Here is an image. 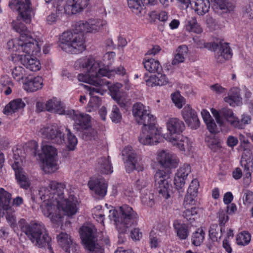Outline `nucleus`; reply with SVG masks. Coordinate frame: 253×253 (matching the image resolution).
Segmentation results:
<instances>
[{"mask_svg": "<svg viewBox=\"0 0 253 253\" xmlns=\"http://www.w3.org/2000/svg\"><path fill=\"white\" fill-rule=\"evenodd\" d=\"M80 63L83 68H86L87 71L85 75H79V80L96 86V87L90 88V93L97 92L102 94L101 87L108 84L107 81H104L100 79L101 75L99 72L103 69V67L101 68L100 64L92 58L83 59Z\"/></svg>", "mask_w": 253, "mask_h": 253, "instance_id": "3", "label": "nucleus"}, {"mask_svg": "<svg viewBox=\"0 0 253 253\" xmlns=\"http://www.w3.org/2000/svg\"><path fill=\"white\" fill-rule=\"evenodd\" d=\"M211 112L213 116H214V117L215 118V120H216L217 123L218 124H219V125H222L223 123V122L221 117V115L220 114V111H218L216 110V109L212 108L211 109Z\"/></svg>", "mask_w": 253, "mask_h": 253, "instance_id": "64", "label": "nucleus"}, {"mask_svg": "<svg viewBox=\"0 0 253 253\" xmlns=\"http://www.w3.org/2000/svg\"><path fill=\"white\" fill-rule=\"evenodd\" d=\"M167 127L169 132L167 136L168 138V137L177 136L179 135L184 130L185 126L182 121L177 118H171L168 120Z\"/></svg>", "mask_w": 253, "mask_h": 253, "instance_id": "23", "label": "nucleus"}, {"mask_svg": "<svg viewBox=\"0 0 253 253\" xmlns=\"http://www.w3.org/2000/svg\"><path fill=\"white\" fill-rule=\"evenodd\" d=\"M205 232L202 228H198L192 235V243L195 246H199L204 241L205 238Z\"/></svg>", "mask_w": 253, "mask_h": 253, "instance_id": "41", "label": "nucleus"}, {"mask_svg": "<svg viewBox=\"0 0 253 253\" xmlns=\"http://www.w3.org/2000/svg\"><path fill=\"white\" fill-rule=\"evenodd\" d=\"M157 160L162 166L169 168L176 167L179 162L174 154L166 150H162L158 152Z\"/></svg>", "mask_w": 253, "mask_h": 253, "instance_id": "21", "label": "nucleus"}, {"mask_svg": "<svg viewBox=\"0 0 253 253\" xmlns=\"http://www.w3.org/2000/svg\"><path fill=\"white\" fill-rule=\"evenodd\" d=\"M171 99L175 106L178 108H181L185 103L184 98L181 96L179 92L174 93L171 94Z\"/></svg>", "mask_w": 253, "mask_h": 253, "instance_id": "55", "label": "nucleus"}, {"mask_svg": "<svg viewBox=\"0 0 253 253\" xmlns=\"http://www.w3.org/2000/svg\"><path fill=\"white\" fill-rule=\"evenodd\" d=\"M251 240L250 235L246 232L240 233L237 235V243L240 245H245L248 244Z\"/></svg>", "mask_w": 253, "mask_h": 253, "instance_id": "51", "label": "nucleus"}, {"mask_svg": "<svg viewBox=\"0 0 253 253\" xmlns=\"http://www.w3.org/2000/svg\"><path fill=\"white\" fill-rule=\"evenodd\" d=\"M122 156L125 161L126 170L128 172L132 171L134 169H138L139 158L132 148L127 146L122 151Z\"/></svg>", "mask_w": 253, "mask_h": 253, "instance_id": "16", "label": "nucleus"}, {"mask_svg": "<svg viewBox=\"0 0 253 253\" xmlns=\"http://www.w3.org/2000/svg\"><path fill=\"white\" fill-rule=\"evenodd\" d=\"M133 116L135 122L139 125L145 126L156 124L155 118L147 107L140 102L135 103L132 108Z\"/></svg>", "mask_w": 253, "mask_h": 253, "instance_id": "10", "label": "nucleus"}, {"mask_svg": "<svg viewBox=\"0 0 253 253\" xmlns=\"http://www.w3.org/2000/svg\"><path fill=\"white\" fill-rule=\"evenodd\" d=\"M42 79L41 77H26V81L24 84V88L28 91L34 92L42 88Z\"/></svg>", "mask_w": 253, "mask_h": 253, "instance_id": "26", "label": "nucleus"}, {"mask_svg": "<svg viewBox=\"0 0 253 253\" xmlns=\"http://www.w3.org/2000/svg\"><path fill=\"white\" fill-rule=\"evenodd\" d=\"M241 146L243 148L244 151L240 163H243V165H245L244 164L245 162L248 161V165L251 166L252 161H253V157L252 152V150L253 148V145L249 142V141H248V143H245Z\"/></svg>", "mask_w": 253, "mask_h": 253, "instance_id": "33", "label": "nucleus"}, {"mask_svg": "<svg viewBox=\"0 0 253 253\" xmlns=\"http://www.w3.org/2000/svg\"><path fill=\"white\" fill-rule=\"evenodd\" d=\"M86 24H87L88 32L95 33L99 31L105 26L106 22L100 19H90L87 21Z\"/></svg>", "mask_w": 253, "mask_h": 253, "instance_id": "35", "label": "nucleus"}, {"mask_svg": "<svg viewBox=\"0 0 253 253\" xmlns=\"http://www.w3.org/2000/svg\"><path fill=\"white\" fill-rule=\"evenodd\" d=\"M144 68L150 73L162 72L163 69L158 60L151 58L143 62Z\"/></svg>", "mask_w": 253, "mask_h": 253, "instance_id": "36", "label": "nucleus"}, {"mask_svg": "<svg viewBox=\"0 0 253 253\" xmlns=\"http://www.w3.org/2000/svg\"><path fill=\"white\" fill-rule=\"evenodd\" d=\"M199 186V184L198 181L196 179L193 180L188 189V193H192V195L193 196H197Z\"/></svg>", "mask_w": 253, "mask_h": 253, "instance_id": "58", "label": "nucleus"}, {"mask_svg": "<svg viewBox=\"0 0 253 253\" xmlns=\"http://www.w3.org/2000/svg\"><path fill=\"white\" fill-rule=\"evenodd\" d=\"M112 215L119 231L121 233H126L127 229L137 223V213L127 205H123L118 210L113 211Z\"/></svg>", "mask_w": 253, "mask_h": 253, "instance_id": "5", "label": "nucleus"}, {"mask_svg": "<svg viewBox=\"0 0 253 253\" xmlns=\"http://www.w3.org/2000/svg\"><path fill=\"white\" fill-rule=\"evenodd\" d=\"M166 139L171 142L173 145L176 146L181 151H185V147L188 144V138L186 137L181 136L180 140L177 136L168 137Z\"/></svg>", "mask_w": 253, "mask_h": 253, "instance_id": "39", "label": "nucleus"}, {"mask_svg": "<svg viewBox=\"0 0 253 253\" xmlns=\"http://www.w3.org/2000/svg\"><path fill=\"white\" fill-rule=\"evenodd\" d=\"M174 227L176 230L177 236L181 240L186 239L189 235L188 226L185 224L174 222Z\"/></svg>", "mask_w": 253, "mask_h": 253, "instance_id": "40", "label": "nucleus"}, {"mask_svg": "<svg viewBox=\"0 0 253 253\" xmlns=\"http://www.w3.org/2000/svg\"><path fill=\"white\" fill-rule=\"evenodd\" d=\"M66 130L67 131V141L64 143H66L68 148L73 150L75 148V147L77 144L78 141L76 136L71 133V131L68 128H66Z\"/></svg>", "mask_w": 253, "mask_h": 253, "instance_id": "50", "label": "nucleus"}, {"mask_svg": "<svg viewBox=\"0 0 253 253\" xmlns=\"http://www.w3.org/2000/svg\"><path fill=\"white\" fill-rule=\"evenodd\" d=\"M221 10H223L225 12L232 10V5L226 0H212Z\"/></svg>", "mask_w": 253, "mask_h": 253, "instance_id": "56", "label": "nucleus"}, {"mask_svg": "<svg viewBox=\"0 0 253 253\" xmlns=\"http://www.w3.org/2000/svg\"><path fill=\"white\" fill-rule=\"evenodd\" d=\"M208 146L211 150L215 151L220 147V143L217 139L210 138L208 142Z\"/></svg>", "mask_w": 253, "mask_h": 253, "instance_id": "62", "label": "nucleus"}, {"mask_svg": "<svg viewBox=\"0 0 253 253\" xmlns=\"http://www.w3.org/2000/svg\"><path fill=\"white\" fill-rule=\"evenodd\" d=\"M96 170L101 173L109 174L113 172L112 167L109 157H102L97 161L95 168Z\"/></svg>", "mask_w": 253, "mask_h": 253, "instance_id": "30", "label": "nucleus"}, {"mask_svg": "<svg viewBox=\"0 0 253 253\" xmlns=\"http://www.w3.org/2000/svg\"><path fill=\"white\" fill-rule=\"evenodd\" d=\"M188 51V47L185 45H180L176 50V53L174 59L172 61L173 65H177L180 63H183L185 60V57L187 54Z\"/></svg>", "mask_w": 253, "mask_h": 253, "instance_id": "34", "label": "nucleus"}, {"mask_svg": "<svg viewBox=\"0 0 253 253\" xmlns=\"http://www.w3.org/2000/svg\"><path fill=\"white\" fill-rule=\"evenodd\" d=\"M21 231L39 248H47L49 253H54L51 248V238L46 233L43 224L39 222L27 223L25 219L19 221Z\"/></svg>", "mask_w": 253, "mask_h": 253, "instance_id": "2", "label": "nucleus"}, {"mask_svg": "<svg viewBox=\"0 0 253 253\" xmlns=\"http://www.w3.org/2000/svg\"><path fill=\"white\" fill-rule=\"evenodd\" d=\"M211 49L216 51L215 58L217 62L224 63L232 57L230 48L227 42L223 40L216 39L211 43Z\"/></svg>", "mask_w": 253, "mask_h": 253, "instance_id": "14", "label": "nucleus"}, {"mask_svg": "<svg viewBox=\"0 0 253 253\" xmlns=\"http://www.w3.org/2000/svg\"><path fill=\"white\" fill-rule=\"evenodd\" d=\"M228 216L226 215L225 211L220 209L218 212V221L220 226V231L221 232H225L224 225L228 220Z\"/></svg>", "mask_w": 253, "mask_h": 253, "instance_id": "53", "label": "nucleus"}, {"mask_svg": "<svg viewBox=\"0 0 253 253\" xmlns=\"http://www.w3.org/2000/svg\"><path fill=\"white\" fill-rule=\"evenodd\" d=\"M122 87V84L120 83H116L114 85L110 86L109 89L111 93L112 97L114 98H118L122 95L120 91V88Z\"/></svg>", "mask_w": 253, "mask_h": 253, "instance_id": "54", "label": "nucleus"}, {"mask_svg": "<svg viewBox=\"0 0 253 253\" xmlns=\"http://www.w3.org/2000/svg\"><path fill=\"white\" fill-rule=\"evenodd\" d=\"M162 72H158L154 75H151L146 80V84L149 86H163L169 83V79Z\"/></svg>", "mask_w": 253, "mask_h": 253, "instance_id": "27", "label": "nucleus"}, {"mask_svg": "<svg viewBox=\"0 0 253 253\" xmlns=\"http://www.w3.org/2000/svg\"><path fill=\"white\" fill-rule=\"evenodd\" d=\"M81 238L85 247L97 243V230L92 224L83 226L80 228Z\"/></svg>", "mask_w": 253, "mask_h": 253, "instance_id": "18", "label": "nucleus"}, {"mask_svg": "<svg viewBox=\"0 0 253 253\" xmlns=\"http://www.w3.org/2000/svg\"><path fill=\"white\" fill-rule=\"evenodd\" d=\"M130 236L133 240H139L142 237V233L138 228H134L131 231Z\"/></svg>", "mask_w": 253, "mask_h": 253, "instance_id": "63", "label": "nucleus"}, {"mask_svg": "<svg viewBox=\"0 0 253 253\" xmlns=\"http://www.w3.org/2000/svg\"><path fill=\"white\" fill-rule=\"evenodd\" d=\"M88 3L89 0H67L64 10L69 15L75 14L82 12Z\"/></svg>", "mask_w": 253, "mask_h": 253, "instance_id": "22", "label": "nucleus"}, {"mask_svg": "<svg viewBox=\"0 0 253 253\" xmlns=\"http://www.w3.org/2000/svg\"><path fill=\"white\" fill-rule=\"evenodd\" d=\"M143 126L142 133L139 137V141L144 145L156 144L161 141V131L158 129L155 124Z\"/></svg>", "mask_w": 253, "mask_h": 253, "instance_id": "12", "label": "nucleus"}, {"mask_svg": "<svg viewBox=\"0 0 253 253\" xmlns=\"http://www.w3.org/2000/svg\"><path fill=\"white\" fill-rule=\"evenodd\" d=\"M64 128L62 126L53 124L43 126L39 131L43 138L46 139L52 143L56 144H62L65 143Z\"/></svg>", "mask_w": 253, "mask_h": 253, "instance_id": "8", "label": "nucleus"}, {"mask_svg": "<svg viewBox=\"0 0 253 253\" xmlns=\"http://www.w3.org/2000/svg\"><path fill=\"white\" fill-rule=\"evenodd\" d=\"M10 209V206H9V209L8 210H6L7 211L5 217L10 225L14 227L16 222L15 216L14 212L10 211L9 210Z\"/></svg>", "mask_w": 253, "mask_h": 253, "instance_id": "59", "label": "nucleus"}, {"mask_svg": "<svg viewBox=\"0 0 253 253\" xmlns=\"http://www.w3.org/2000/svg\"><path fill=\"white\" fill-rule=\"evenodd\" d=\"M99 73L101 74V77H107L110 79L113 78L116 74L121 76H125L126 74L125 68L122 65L111 70L107 66V67H105L103 69L100 70Z\"/></svg>", "mask_w": 253, "mask_h": 253, "instance_id": "32", "label": "nucleus"}, {"mask_svg": "<svg viewBox=\"0 0 253 253\" xmlns=\"http://www.w3.org/2000/svg\"><path fill=\"white\" fill-rule=\"evenodd\" d=\"M89 188L94 191L95 194L103 197L106 194L107 184L104 180H91L88 183Z\"/></svg>", "mask_w": 253, "mask_h": 253, "instance_id": "25", "label": "nucleus"}, {"mask_svg": "<svg viewBox=\"0 0 253 253\" xmlns=\"http://www.w3.org/2000/svg\"><path fill=\"white\" fill-rule=\"evenodd\" d=\"M26 74V71L20 66L14 67L12 70V75L17 81L24 79Z\"/></svg>", "mask_w": 253, "mask_h": 253, "instance_id": "48", "label": "nucleus"}, {"mask_svg": "<svg viewBox=\"0 0 253 253\" xmlns=\"http://www.w3.org/2000/svg\"><path fill=\"white\" fill-rule=\"evenodd\" d=\"M86 248L88 253H103L102 248L97 243L86 247Z\"/></svg>", "mask_w": 253, "mask_h": 253, "instance_id": "60", "label": "nucleus"}, {"mask_svg": "<svg viewBox=\"0 0 253 253\" xmlns=\"http://www.w3.org/2000/svg\"><path fill=\"white\" fill-rule=\"evenodd\" d=\"M87 21H79L74 26L73 31L64 32L60 36L59 46L68 53L77 54L85 49L84 32H88Z\"/></svg>", "mask_w": 253, "mask_h": 253, "instance_id": "1", "label": "nucleus"}, {"mask_svg": "<svg viewBox=\"0 0 253 253\" xmlns=\"http://www.w3.org/2000/svg\"><path fill=\"white\" fill-rule=\"evenodd\" d=\"M197 214V211L195 208L186 210L183 212V216L189 221L195 220V216Z\"/></svg>", "mask_w": 253, "mask_h": 253, "instance_id": "57", "label": "nucleus"}, {"mask_svg": "<svg viewBox=\"0 0 253 253\" xmlns=\"http://www.w3.org/2000/svg\"><path fill=\"white\" fill-rule=\"evenodd\" d=\"M12 60L13 62L19 61L27 70L36 72L41 69L40 61L36 58L31 57L29 55H20L14 54L12 56Z\"/></svg>", "mask_w": 253, "mask_h": 253, "instance_id": "19", "label": "nucleus"}, {"mask_svg": "<svg viewBox=\"0 0 253 253\" xmlns=\"http://www.w3.org/2000/svg\"><path fill=\"white\" fill-rule=\"evenodd\" d=\"M22 19L20 17H18L17 16V19L16 20L13 21L11 23V26L12 28L17 32L19 33L20 34V39L23 35L26 36H29V32L27 30V27L25 25L22 23L20 20Z\"/></svg>", "mask_w": 253, "mask_h": 253, "instance_id": "37", "label": "nucleus"}, {"mask_svg": "<svg viewBox=\"0 0 253 253\" xmlns=\"http://www.w3.org/2000/svg\"><path fill=\"white\" fill-rule=\"evenodd\" d=\"M48 187L54 195L52 198L57 200L58 206L65 214L72 216L77 212L78 203L76 197L74 195H70L68 198L62 199L63 191L65 188L64 184L52 181L48 183Z\"/></svg>", "mask_w": 253, "mask_h": 253, "instance_id": "4", "label": "nucleus"}, {"mask_svg": "<svg viewBox=\"0 0 253 253\" xmlns=\"http://www.w3.org/2000/svg\"><path fill=\"white\" fill-rule=\"evenodd\" d=\"M127 3L128 7L133 13L138 14L141 12V3L139 0H127Z\"/></svg>", "mask_w": 253, "mask_h": 253, "instance_id": "49", "label": "nucleus"}, {"mask_svg": "<svg viewBox=\"0 0 253 253\" xmlns=\"http://www.w3.org/2000/svg\"><path fill=\"white\" fill-rule=\"evenodd\" d=\"M182 117L186 124L191 129H196L200 126V121L196 112L189 105H186L182 110Z\"/></svg>", "mask_w": 253, "mask_h": 253, "instance_id": "20", "label": "nucleus"}, {"mask_svg": "<svg viewBox=\"0 0 253 253\" xmlns=\"http://www.w3.org/2000/svg\"><path fill=\"white\" fill-rule=\"evenodd\" d=\"M81 132H83V139L86 141L96 140L97 138V131L90 126Z\"/></svg>", "mask_w": 253, "mask_h": 253, "instance_id": "45", "label": "nucleus"}, {"mask_svg": "<svg viewBox=\"0 0 253 253\" xmlns=\"http://www.w3.org/2000/svg\"><path fill=\"white\" fill-rule=\"evenodd\" d=\"M224 100L232 105L233 103L237 104L239 103L242 100L240 94V89L238 88H233L230 90L228 97H225Z\"/></svg>", "mask_w": 253, "mask_h": 253, "instance_id": "38", "label": "nucleus"}, {"mask_svg": "<svg viewBox=\"0 0 253 253\" xmlns=\"http://www.w3.org/2000/svg\"><path fill=\"white\" fill-rule=\"evenodd\" d=\"M25 106V103L21 98H17L11 101L5 106L3 113L7 115H11L19 109L24 108Z\"/></svg>", "mask_w": 253, "mask_h": 253, "instance_id": "29", "label": "nucleus"}, {"mask_svg": "<svg viewBox=\"0 0 253 253\" xmlns=\"http://www.w3.org/2000/svg\"><path fill=\"white\" fill-rule=\"evenodd\" d=\"M205 123L206 124L208 129L211 133H215L218 131L216 125L213 119Z\"/></svg>", "mask_w": 253, "mask_h": 253, "instance_id": "61", "label": "nucleus"}, {"mask_svg": "<svg viewBox=\"0 0 253 253\" xmlns=\"http://www.w3.org/2000/svg\"><path fill=\"white\" fill-rule=\"evenodd\" d=\"M191 172V168L189 165L184 164L177 170L174 178V184L175 189L178 191L179 195L182 196L184 192L183 187L185 180L189 173Z\"/></svg>", "mask_w": 253, "mask_h": 253, "instance_id": "17", "label": "nucleus"}, {"mask_svg": "<svg viewBox=\"0 0 253 253\" xmlns=\"http://www.w3.org/2000/svg\"><path fill=\"white\" fill-rule=\"evenodd\" d=\"M25 1L24 3L21 0H9V6L19 12L18 17L22 18L25 23H30L33 13L31 3L30 0L29 2Z\"/></svg>", "mask_w": 253, "mask_h": 253, "instance_id": "13", "label": "nucleus"}, {"mask_svg": "<svg viewBox=\"0 0 253 253\" xmlns=\"http://www.w3.org/2000/svg\"><path fill=\"white\" fill-rule=\"evenodd\" d=\"M40 192L43 193L41 199L44 200V204L42 205L44 215L49 217L53 223L60 222L62 217L60 213V209L58 206L57 200L52 198L54 195L48 185L41 188Z\"/></svg>", "mask_w": 253, "mask_h": 253, "instance_id": "6", "label": "nucleus"}, {"mask_svg": "<svg viewBox=\"0 0 253 253\" xmlns=\"http://www.w3.org/2000/svg\"><path fill=\"white\" fill-rule=\"evenodd\" d=\"M42 152L41 158L42 163V170L45 173L55 172L58 169L56 149L52 146L46 145L42 147Z\"/></svg>", "mask_w": 253, "mask_h": 253, "instance_id": "7", "label": "nucleus"}, {"mask_svg": "<svg viewBox=\"0 0 253 253\" xmlns=\"http://www.w3.org/2000/svg\"><path fill=\"white\" fill-rule=\"evenodd\" d=\"M66 115L74 121V128L78 131H83L89 126L90 117L88 115L74 110H68Z\"/></svg>", "mask_w": 253, "mask_h": 253, "instance_id": "15", "label": "nucleus"}, {"mask_svg": "<svg viewBox=\"0 0 253 253\" xmlns=\"http://www.w3.org/2000/svg\"><path fill=\"white\" fill-rule=\"evenodd\" d=\"M241 164L242 167L244 168V172H245V176L244 177V183L247 185H249L251 181V173L253 171V161H252L251 166L248 165V161L246 162L244 164L245 165H243L242 163H241Z\"/></svg>", "mask_w": 253, "mask_h": 253, "instance_id": "47", "label": "nucleus"}, {"mask_svg": "<svg viewBox=\"0 0 253 253\" xmlns=\"http://www.w3.org/2000/svg\"><path fill=\"white\" fill-rule=\"evenodd\" d=\"M251 118L248 115L244 114L241 117V119L239 120L237 117L235 122L234 127L239 129H243L245 126L251 123Z\"/></svg>", "mask_w": 253, "mask_h": 253, "instance_id": "46", "label": "nucleus"}, {"mask_svg": "<svg viewBox=\"0 0 253 253\" xmlns=\"http://www.w3.org/2000/svg\"><path fill=\"white\" fill-rule=\"evenodd\" d=\"M190 5L197 14L201 16L208 12L210 8L209 0H192Z\"/></svg>", "mask_w": 253, "mask_h": 253, "instance_id": "28", "label": "nucleus"}, {"mask_svg": "<svg viewBox=\"0 0 253 253\" xmlns=\"http://www.w3.org/2000/svg\"><path fill=\"white\" fill-rule=\"evenodd\" d=\"M155 185L159 196L167 199L172 194L171 179L169 174L163 170H158L155 175Z\"/></svg>", "mask_w": 253, "mask_h": 253, "instance_id": "9", "label": "nucleus"}, {"mask_svg": "<svg viewBox=\"0 0 253 253\" xmlns=\"http://www.w3.org/2000/svg\"><path fill=\"white\" fill-rule=\"evenodd\" d=\"M13 47H15L16 50L21 51L28 55H36L41 51V45L31 36L23 35L19 41L13 43Z\"/></svg>", "mask_w": 253, "mask_h": 253, "instance_id": "11", "label": "nucleus"}, {"mask_svg": "<svg viewBox=\"0 0 253 253\" xmlns=\"http://www.w3.org/2000/svg\"><path fill=\"white\" fill-rule=\"evenodd\" d=\"M220 112L221 116H223L226 121L233 126L237 117L234 115L232 110L228 108H223L220 110Z\"/></svg>", "mask_w": 253, "mask_h": 253, "instance_id": "43", "label": "nucleus"}, {"mask_svg": "<svg viewBox=\"0 0 253 253\" xmlns=\"http://www.w3.org/2000/svg\"><path fill=\"white\" fill-rule=\"evenodd\" d=\"M59 245L64 249L66 252H69V249L73 245L71 236L66 232L61 231L56 236Z\"/></svg>", "mask_w": 253, "mask_h": 253, "instance_id": "31", "label": "nucleus"}, {"mask_svg": "<svg viewBox=\"0 0 253 253\" xmlns=\"http://www.w3.org/2000/svg\"><path fill=\"white\" fill-rule=\"evenodd\" d=\"M186 29L189 32H193L195 33H201L202 29L198 24L196 18L194 17H191L187 21L186 24Z\"/></svg>", "mask_w": 253, "mask_h": 253, "instance_id": "42", "label": "nucleus"}, {"mask_svg": "<svg viewBox=\"0 0 253 253\" xmlns=\"http://www.w3.org/2000/svg\"><path fill=\"white\" fill-rule=\"evenodd\" d=\"M220 230V227L217 224H211L209 229L210 238L214 242H218L222 237V233L218 232Z\"/></svg>", "mask_w": 253, "mask_h": 253, "instance_id": "44", "label": "nucleus"}, {"mask_svg": "<svg viewBox=\"0 0 253 253\" xmlns=\"http://www.w3.org/2000/svg\"><path fill=\"white\" fill-rule=\"evenodd\" d=\"M45 110L48 112H54L59 115H66L67 110H65L61 101L56 98H52L46 101Z\"/></svg>", "mask_w": 253, "mask_h": 253, "instance_id": "24", "label": "nucleus"}, {"mask_svg": "<svg viewBox=\"0 0 253 253\" xmlns=\"http://www.w3.org/2000/svg\"><path fill=\"white\" fill-rule=\"evenodd\" d=\"M110 116L112 121L115 123H118L121 121V113L120 112L119 109L116 105H114L112 107Z\"/></svg>", "mask_w": 253, "mask_h": 253, "instance_id": "52", "label": "nucleus"}]
</instances>
